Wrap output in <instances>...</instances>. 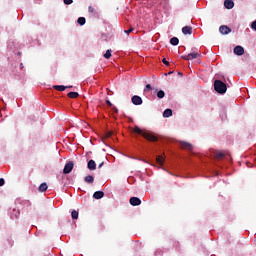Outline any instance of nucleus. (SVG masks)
I'll return each instance as SVG.
<instances>
[{
    "label": "nucleus",
    "instance_id": "nucleus-1",
    "mask_svg": "<svg viewBox=\"0 0 256 256\" xmlns=\"http://www.w3.org/2000/svg\"><path fill=\"white\" fill-rule=\"evenodd\" d=\"M133 133H137V135H142V137H144V139H147V141H157V137L155 135H153V133L144 132L138 126H135L133 128Z\"/></svg>",
    "mask_w": 256,
    "mask_h": 256
},
{
    "label": "nucleus",
    "instance_id": "nucleus-2",
    "mask_svg": "<svg viewBox=\"0 0 256 256\" xmlns=\"http://www.w3.org/2000/svg\"><path fill=\"white\" fill-rule=\"evenodd\" d=\"M214 89L217 93H220V95H223V94L227 93V84H225L221 80H215Z\"/></svg>",
    "mask_w": 256,
    "mask_h": 256
},
{
    "label": "nucleus",
    "instance_id": "nucleus-3",
    "mask_svg": "<svg viewBox=\"0 0 256 256\" xmlns=\"http://www.w3.org/2000/svg\"><path fill=\"white\" fill-rule=\"evenodd\" d=\"M199 57H201V53L192 52V53H189L188 55L182 56V59H184L185 61H193V59H197Z\"/></svg>",
    "mask_w": 256,
    "mask_h": 256
},
{
    "label": "nucleus",
    "instance_id": "nucleus-4",
    "mask_svg": "<svg viewBox=\"0 0 256 256\" xmlns=\"http://www.w3.org/2000/svg\"><path fill=\"white\" fill-rule=\"evenodd\" d=\"M73 167H74L73 161L66 163L63 169L64 175H69V173L73 171Z\"/></svg>",
    "mask_w": 256,
    "mask_h": 256
},
{
    "label": "nucleus",
    "instance_id": "nucleus-5",
    "mask_svg": "<svg viewBox=\"0 0 256 256\" xmlns=\"http://www.w3.org/2000/svg\"><path fill=\"white\" fill-rule=\"evenodd\" d=\"M133 105H143V99L141 98V96H133L131 99Z\"/></svg>",
    "mask_w": 256,
    "mask_h": 256
},
{
    "label": "nucleus",
    "instance_id": "nucleus-6",
    "mask_svg": "<svg viewBox=\"0 0 256 256\" xmlns=\"http://www.w3.org/2000/svg\"><path fill=\"white\" fill-rule=\"evenodd\" d=\"M219 31L222 35H229V33H231V28L223 25V26H220Z\"/></svg>",
    "mask_w": 256,
    "mask_h": 256
},
{
    "label": "nucleus",
    "instance_id": "nucleus-7",
    "mask_svg": "<svg viewBox=\"0 0 256 256\" xmlns=\"http://www.w3.org/2000/svg\"><path fill=\"white\" fill-rule=\"evenodd\" d=\"M140 204H141V199H139L138 197L130 198V205H132L133 207H137Z\"/></svg>",
    "mask_w": 256,
    "mask_h": 256
},
{
    "label": "nucleus",
    "instance_id": "nucleus-8",
    "mask_svg": "<svg viewBox=\"0 0 256 256\" xmlns=\"http://www.w3.org/2000/svg\"><path fill=\"white\" fill-rule=\"evenodd\" d=\"M244 53H245V49L242 46H236L234 48L235 55L241 56V55H244Z\"/></svg>",
    "mask_w": 256,
    "mask_h": 256
},
{
    "label": "nucleus",
    "instance_id": "nucleus-9",
    "mask_svg": "<svg viewBox=\"0 0 256 256\" xmlns=\"http://www.w3.org/2000/svg\"><path fill=\"white\" fill-rule=\"evenodd\" d=\"M87 167L90 171H95L97 169V164L95 163V160H89Z\"/></svg>",
    "mask_w": 256,
    "mask_h": 256
},
{
    "label": "nucleus",
    "instance_id": "nucleus-10",
    "mask_svg": "<svg viewBox=\"0 0 256 256\" xmlns=\"http://www.w3.org/2000/svg\"><path fill=\"white\" fill-rule=\"evenodd\" d=\"M224 7L226 9H233V7H235V3L233 2V0H225Z\"/></svg>",
    "mask_w": 256,
    "mask_h": 256
},
{
    "label": "nucleus",
    "instance_id": "nucleus-11",
    "mask_svg": "<svg viewBox=\"0 0 256 256\" xmlns=\"http://www.w3.org/2000/svg\"><path fill=\"white\" fill-rule=\"evenodd\" d=\"M180 146L182 147V149H187V151H193V145L187 142H180Z\"/></svg>",
    "mask_w": 256,
    "mask_h": 256
},
{
    "label": "nucleus",
    "instance_id": "nucleus-12",
    "mask_svg": "<svg viewBox=\"0 0 256 256\" xmlns=\"http://www.w3.org/2000/svg\"><path fill=\"white\" fill-rule=\"evenodd\" d=\"M182 33L184 35H191V33H193V28L191 26H185L182 28Z\"/></svg>",
    "mask_w": 256,
    "mask_h": 256
},
{
    "label": "nucleus",
    "instance_id": "nucleus-13",
    "mask_svg": "<svg viewBox=\"0 0 256 256\" xmlns=\"http://www.w3.org/2000/svg\"><path fill=\"white\" fill-rule=\"evenodd\" d=\"M19 209H13L12 212L10 213L11 219H19Z\"/></svg>",
    "mask_w": 256,
    "mask_h": 256
},
{
    "label": "nucleus",
    "instance_id": "nucleus-14",
    "mask_svg": "<svg viewBox=\"0 0 256 256\" xmlns=\"http://www.w3.org/2000/svg\"><path fill=\"white\" fill-rule=\"evenodd\" d=\"M94 199H103L105 197V193L103 191H96L93 194Z\"/></svg>",
    "mask_w": 256,
    "mask_h": 256
},
{
    "label": "nucleus",
    "instance_id": "nucleus-15",
    "mask_svg": "<svg viewBox=\"0 0 256 256\" xmlns=\"http://www.w3.org/2000/svg\"><path fill=\"white\" fill-rule=\"evenodd\" d=\"M214 157L216 159H223V157H225V154L221 151H216L215 154H214Z\"/></svg>",
    "mask_w": 256,
    "mask_h": 256
},
{
    "label": "nucleus",
    "instance_id": "nucleus-16",
    "mask_svg": "<svg viewBox=\"0 0 256 256\" xmlns=\"http://www.w3.org/2000/svg\"><path fill=\"white\" fill-rule=\"evenodd\" d=\"M85 183H93L95 178L92 175H88L84 178Z\"/></svg>",
    "mask_w": 256,
    "mask_h": 256
},
{
    "label": "nucleus",
    "instance_id": "nucleus-17",
    "mask_svg": "<svg viewBox=\"0 0 256 256\" xmlns=\"http://www.w3.org/2000/svg\"><path fill=\"white\" fill-rule=\"evenodd\" d=\"M48 189V186H47V183H42L40 186H39V191L41 193H45V191H47Z\"/></svg>",
    "mask_w": 256,
    "mask_h": 256
},
{
    "label": "nucleus",
    "instance_id": "nucleus-18",
    "mask_svg": "<svg viewBox=\"0 0 256 256\" xmlns=\"http://www.w3.org/2000/svg\"><path fill=\"white\" fill-rule=\"evenodd\" d=\"M68 97L70 99H77L79 97V93H77V92H69L68 93Z\"/></svg>",
    "mask_w": 256,
    "mask_h": 256
},
{
    "label": "nucleus",
    "instance_id": "nucleus-19",
    "mask_svg": "<svg viewBox=\"0 0 256 256\" xmlns=\"http://www.w3.org/2000/svg\"><path fill=\"white\" fill-rule=\"evenodd\" d=\"M171 115H173V110H171V109H166L163 112V117H171Z\"/></svg>",
    "mask_w": 256,
    "mask_h": 256
},
{
    "label": "nucleus",
    "instance_id": "nucleus-20",
    "mask_svg": "<svg viewBox=\"0 0 256 256\" xmlns=\"http://www.w3.org/2000/svg\"><path fill=\"white\" fill-rule=\"evenodd\" d=\"M156 161L158 165H163V163H165V158L163 156H157Z\"/></svg>",
    "mask_w": 256,
    "mask_h": 256
},
{
    "label": "nucleus",
    "instance_id": "nucleus-21",
    "mask_svg": "<svg viewBox=\"0 0 256 256\" xmlns=\"http://www.w3.org/2000/svg\"><path fill=\"white\" fill-rule=\"evenodd\" d=\"M170 43H171V45H174V46L179 45V38H177V37L171 38Z\"/></svg>",
    "mask_w": 256,
    "mask_h": 256
},
{
    "label": "nucleus",
    "instance_id": "nucleus-22",
    "mask_svg": "<svg viewBox=\"0 0 256 256\" xmlns=\"http://www.w3.org/2000/svg\"><path fill=\"white\" fill-rule=\"evenodd\" d=\"M54 89H56V91H65V89H67V87H65L63 85H56V86H54Z\"/></svg>",
    "mask_w": 256,
    "mask_h": 256
},
{
    "label": "nucleus",
    "instance_id": "nucleus-23",
    "mask_svg": "<svg viewBox=\"0 0 256 256\" xmlns=\"http://www.w3.org/2000/svg\"><path fill=\"white\" fill-rule=\"evenodd\" d=\"M72 219H79V212L77 210H73L71 213Z\"/></svg>",
    "mask_w": 256,
    "mask_h": 256
},
{
    "label": "nucleus",
    "instance_id": "nucleus-24",
    "mask_svg": "<svg viewBox=\"0 0 256 256\" xmlns=\"http://www.w3.org/2000/svg\"><path fill=\"white\" fill-rule=\"evenodd\" d=\"M157 97H158V99H163V97H165V91L159 90L157 92Z\"/></svg>",
    "mask_w": 256,
    "mask_h": 256
},
{
    "label": "nucleus",
    "instance_id": "nucleus-25",
    "mask_svg": "<svg viewBox=\"0 0 256 256\" xmlns=\"http://www.w3.org/2000/svg\"><path fill=\"white\" fill-rule=\"evenodd\" d=\"M85 22H86L85 17H79L77 20V23L79 25H85Z\"/></svg>",
    "mask_w": 256,
    "mask_h": 256
},
{
    "label": "nucleus",
    "instance_id": "nucleus-26",
    "mask_svg": "<svg viewBox=\"0 0 256 256\" xmlns=\"http://www.w3.org/2000/svg\"><path fill=\"white\" fill-rule=\"evenodd\" d=\"M105 59H111V50H107L104 54Z\"/></svg>",
    "mask_w": 256,
    "mask_h": 256
},
{
    "label": "nucleus",
    "instance_id": "nucleus-27",
    "mask_svg": "<svg viewBox=\"0 0 256 256\" xmlns=\"http://www.w3.org/2000/svg\"><path fill=\"white\" fill-rule=\"evenodd\" d=\"M152 87L151 84H147L146 87L144 88V91H151Z\"/></svg>",
    "mask_w": 256,
    "mask_h": 256
},
{
    "label": "nucleus",
    "instance_id": "nucleus-28",
    "mask_svg": "<svg viewBox=\"0 0 256 256\" xmlns=\"http://www.w3.org/2000/svg\"><path fill=\"white\" fill-rule=\"evenodd\" d=\"M73 3V0H64L65 5H71Z\"/></svg>",
    "mask_w": 256,
    "mask_h": 256
},
{
    "label": "nucleus",
    "instance_id": "nucleus-29",
    "mask_svg": "<svg viewBox=\"0 0 256 256\" xmlns=\"http://www.w3.org/2000/svg\"><path fill=\"white\" fill-rule=\"evenodd\" d=\"M251 27L254 31H256V20L252 22Z\"/></svg>",
    "mask_w": 256,
    "mask_h": 256
},
{
    "label": "nucleus",
    "instance_id": "nucleus-30",
    "mask_svg": "<svg viewBox=\"0 0 256 256\" xmlns=\"http://www.w3.org/2000/svg\"><path fill=\"white\" fill-rule=\"evenodd\" d=\"M124 33H126L127 35H129V33H133V28L125 30Z\"/></svg>",
    "mask_w": 256,
    "mask_h": 256
},
{
    "label": "nucleus",
    "instance_id": "nucleus-31",
    "mask_svg": "<svg viewBox=\"0 0 256 256\" xmlns=\"http://www.w3.org/2000/svg\"><path fill=\"white\" fill-rule=\"evenodd\" d=\"M5 185V179L0 178V187H3Z\"/></svg>",
    "mask_w": 256,
    "mask_h": 256
},
{
    "label": "nucleus",
    "instance_id": "nucleus-32",
    "mask_svg": "<svg viewBox=\"0 0 256 256\" xmlns=\"http://www.w3.org/2000/svg\"><path fill=\"white\" fill-rule=\"evenodd\" d=\"M162 63H164V65H169V61H167L165 58L162 60Z\"/></svg>",
    "mask_w": 256,
    "mask_h": 256
},
{
    "label": "nucleus",
    "instance_id": "nucleus-33",
    "mask_svg": "<svg viewBox=\"0 0 256 256\" xmlns=\"http://www.w3.org/2000/svg\"><path fill=\"white\" fill-rule=\"evenodd\" d=\"M106 103H107L108 107H111V106L113 105V104L111 103V101H109V100H107Z\"/></svg>",
    "mask_w": 256,
    "mask_h": 256
},
{
    "label": "nucleus",
    "instance_id": "nucleus-34",
    "mask_svg": "<svg viewBox=\"0 0 256 256\" xmlns=\"http://www.w3.org/2000/svg\"><path fill=\"white\" fill-rule=\"evenodd\" d=\"M101 167H103V163H101V164L99 165V169H101Z\"/></svg>",
    "mask_w": 256,
    "mask_h": 256
}]
</instances>
